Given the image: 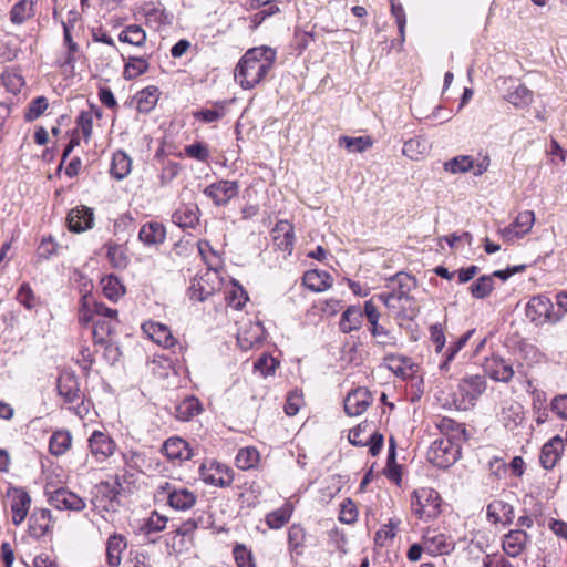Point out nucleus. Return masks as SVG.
I'll use <instances>...</instances> for the list:
<instances>
[{
    "mask_svg": "<svg viewBox=\"0 0 567 567\" xmlns=\"http://www.w3.org/2000/svg\"><path fill=\"white\" fill-rule=\"evenodd\" d=\"M164 455L171 461H187L192 457L189 444L177 436L167 439L162 447Z\"/></svg>",
    "mask_w": 567,
    "mask_h": 567,
    "instance_id": "26",
    "label": "nucleus"
},
{
    "mask_svg": "<svg viewBox=\"0 0 567 567\" xmlns=\"http://www.w3.org/2000/svg\"><path fill=\"white\" fill-rule=\"evenodd\" d=\"M339 519L344 524H353L358 519V508L350 498L344 499L340 505Z\"/></svg>",
    "mask_w": 567,
    "mask_h": 567,
    "instance_id": "59",
    "label": "nucleus"
},
{
    "mask_svg": "<svg viewBox=\"0 0 567 567\" xmlns=\"http://www.w3.org/2000/svg\"><path fill=\"white\" fill-rule=\"evenodd\" d=\"M51 525V511L45 508H37L29 518V533L33 538H41L50 530Z\"/></svg>",
    "mask_w": 567,
    "mask_h": 567,
    "instance_id": "27",
    "label": "nucleus"
},
{
    "mask_svg": "<svg viewBox=\"0 0 567 567\" xmlns=\"http://www.w3.org/2000/svg\"><path fill=\"white\" fill-rule=\"evenodd\" d=\"M487 518L494 524H509L514 519L513 506L502 499H495L487 506Z\"/></svg>",
    "mask_w": 567,
    "mask_h": 567,
    "instance_id": "32",
    "label": "nucleus"
},
{
    "mask_svg": "<svg viewBox=\"0 0 567 567\" xmlns=\"http://www.w3.org/2000/svg\"><path fill=\"white\" fill-rule=\"evenodd\" d=\"M121 488L117 475L114 477V482H101L95 486L96 494L92 498V505L97 511H115Z\"/></svg>",
    "mask_w": 567,
    "mask_h": 567,
    "instance_id": "10",
    "label": "nucleus"
},
{
    "mask_svg": "<svg viewBox=\"0 0 567 567\" xmlns=\"http://www.w3.org/2000/svg\"><path fill=\"white\" fill-rule=\"evenodd\" d=\"M293 513V506L291 503L286 502L280 508L275 509L267 514L266 524L271 529H280L284 527Z\"/></svg>",
    "mask_w": 567,
    "mask_h": 567,
    "instance_id": "41",
    "label": "nucleus"
},
{
    "mask_svg": "<svg viewBox=\"0 0 567 567\" xmlns=\"http://www.w3.org/2000/svg\"><path fill=\"white\" fill-rule=\"evenodd\" d=\"M137 107L142 112L151 111L158 100V89L156 86H147L141 90L137 95Z\"/></svg>",
    "mask_w": 567,
    "mask_h": 567,
    "instance_id": "52",
    "label": "nucleus"
},
{
    "mask_svg": "<svg viewBox=\"0 0 567 567\" xmlns=\"http://www.w3.org/2000/svg\"><path fill=\"white\" fill-rule=\"evenodd\" d=\"M485 370L493 380L501 382H508L514 375L512 364L501 357H492L488 359L485 364Z\"/></svg>",
    "mask_w": 567,
    "mask_h": 567,
    "instance_id": "30",
    "label": "nucleus"
},
{
    "mask_svg": "<svg viewBox=\"0 0 567 567\" xmlns=\"http://www.w3.org/2000/svg\"><path fill=\"white\" fill-rule=\"evenodd\" d=\"M48 106H49V103H48L47 97L38 96L37 99L32 100L31 103L29 104L28 110L24 115L25 120L27 121L37 120L45 112Z\"/></svg>",
    "mask_w": 567,
    "mask_h": 567,
    "instance_id": "60",
    "label": "nucleus"
},
{
    "mask_svg": "<svg viewBox=\"0 0 567 567\" xmlns=\"http://www.w3.org/2000/svg\"><path fill=\"white\" fill-rule=\"evenodd\" d=\"M202 412V404L195 396H187L175 409V415L181 421H189Z\"/></svg>",
    "mask_w": 567,
    "mask_h": 567,
    "instance_id": "44",
    "label": "nucleus"
},
{
    "mask_svg": "<svg viewBox=\"0 0 567 567\" xmlns=\"http://www.w3.org/2000/svg\"><path fill=\"white\" fill-rule=\"evenodd\" d=\"M18 301L24 306L27 309L31 310L37 307V298L33 293L29 284L24 282L20 286L17 293Z\"/></svg>",
    "mask_w": 567,
    "mask_h": 567,
    "instance_id": "63",
    "label": "nucleus"
},
{
    "mask_svg": "<svg viewBox=\"0 0 567 567\" xmlns=\"http://www.w3.org/2000/svg\"><path fill=\"white\" fill-rule=\"evenodd\" d=\"M272 241L277 249L290 256L295 246V228L288 220H279L271 230Z\"/></svg>",
    "mask_w": 567,
    "mask_h": 567,
    "instance_id": "19",
    "label": "nucleus"
},
{
    "mask_svg": "<svg viewBox=\"0 0 567 567\" xmlns=\"http://www.w3.org/2000/svg\"><path fill=\"white\" fill-rule=\"evenodd\" d=\"M303 285L313 292H322L332 286L333 279L324 270L311 269L305 272Z\"/></svg>",
    "mask_w": 567,
    "mask_h": 567,
    "instance_id": "31",
    "label": "nucleus"
},
{
    "mask_svg": "<svg viewBox=\"0 0 567 567\" xmlns=\"http://www.w3.org/2000/svg\"><path fill=\"white\" fill-rule=\"evenodd\" d=\"M146 32L138 24L126 25L118 34V40L137 48H142L146 43Z\"/></svg>",
    "mask_w": 567,
    "mask_h": 567,
    "instance_id": "42",
    "label": "nucleus"
},
{
    "mask_svg": "<svg viewBox=\"0 0 567 567\" xmlns=\"http://www.w3.org/2000/svg\"><path fill=\"white\" fill-rule=\"evenodd\" d=\"M157 496L166 498L168 505L175 511L190 509L197 501L194 492L184 487H176L167 481L157 486Z\"/></svg>",
    "mask_w": 567,
    "mask_h": 567,
    "instance_id": "7",
    "label": "nucleus"
},
{
    "mask_svg": "<svg viewBox=\"0 0 567 567\" xmlns=\"http://www.w3.org/2000/svg\"><path fill=\"white\" fill-rule=\"evenodd\" d=\"M143 332L155 343L163 348H172L176 343L169 328L163 323L148 321L142 326Z\"/></svg>",
    "mask_w": 567,
    "mask_h": 567,
    "instance_id": "22",
    "label": "nucleus"
},
{
    "mask_svg": "<svg viewBox=\"0 0 567 567\" xmlns=\"http://www.w3.org/2000/svg\"><path fill=\"white\" fill-rule=\"evenodd\" d=\"M148 69V58L130 55L125 60L123 76L126 80H133L146 73Z\"/></svg>",
    "mask_w": 567,
    "mask_h": 567,
    "instance_id": "38",
    "label": "nucleus"
},
{
    "mask_svg": "<svg viewBox=\"0 0 567 567\" xmlns=\"http://www.w3.org/2000/svg\"><path fill=\"white\" fill-rule=\"evenodd\" d=\"M72 445V435L66 430L55 431L49 441V451L52 455L65 454Z\"/></svg>",
    "mask_w": 567,
    "mask_h": 567,
    "instance_id": "40",
    "label": "nucleus"
},
{
    "mask_svg": "<svg viewBox=\"0 0 567 567\" xmlns=\"http://www.w3.org/2000/svg\"><path fill=\"white\" fill-rule=\"evenodd\" d=\"M523 420V408L514 401H504L501 410V421L508 429L516 427Z\"/></svg>",
    "mask_w": 567,
    "mask_h": 567,
    "instance_id": "36",
    "label": "nucleus"
},
{
    "mask_svg": "<svg viewBox=\"0 0 567 567\" xmlns=\"http://www.w3.org/2000/svg\"><path fill=\"white\" fill-rule=\"evenodd\" d=\"M262 327L260 323L251 324L249 329L238 332L237 342L243 350H249L262 341Z\"/></svg>",
    "mask_w": 567,
    "mask_h": 567,
    "instance_id": "37",
    "label": "nucleus"
},
{
    "mask_svg": "<svg viewBox=\"0 0 567 567\" xmlns=\"http://www.w3.org/2000/svg\"><path fill=\"white\" fill-rule=\"evenodd\" d=\"M32 16V2L29 0H20L10 12V20L16 24H21Z\"/></svg>",
    "mask_w": 567,
    "mask_h": 567,
    "instance_id": "56",
    "label": "nucleus"
},
{
    "mask_svg": "<svg viewBox=\"0 0 567 567\" xmlns=\"http://www.w3.org/2000/svg\"><path fill=\"white\" fill-rule=\"evenodd\" d=\"M564 450V441L559 436L553 437L550 441L544 444L539 455V462L546 470L553 468Z\"/></svg>",
    "mask_w": 567,
    "mask_h": 567,
    "instance_id": "29",
    "label": "nucleus"
},
{
    "mask_svg": "<svg viewBox=\"0 0 567 567\" xmlns=\"http://www.w3.org/2000/svg\"><path fill=\"white\" fill-rule=\"evenodd\" d=\"M239 193L237 181L223 179L208 185L204 189L205 196L210 198L216 206H225Z\"/></svg>",
    "mask_w": 567,
    "mask_h": 567,
    "instance_id": "14",
    "label": "nucleus"
},
{
    "mask_svg": "<svg viewBox=\"0 0 567 567\" xmlns=\"http://www.w3.org/2000/svg\"><path fill=\"white\" fill-rule=\"evenodd\" d=\"M277 361L269 354H262L254 364V368L262 377H268L275 373Z\"/></svg>",
    "mask_w": 567,
    "mask_h": 567,
    "instance_id": "62",
    "label": "nucleus"
},
{
    "mask_svg": "<svg viewBox=\"0 0 567 567\" xmlns=\"http://www.w3.org/2000/svg\"><path fill=\"white\" fill-rule=\"evenodd\" d=\"M384 365L396 377L406 378L412 373V362L406 357L389 354L384 358Z\"/></svg>",
    "mask_w": 567,
    "mask_h": 567,
    "instance_id": "43",
    "label": "nucleus"
},
{
    "mask_svg": "<svg viewBox=\"0 0 567 567\" xmlns=\"http://www.w3.org/2000/svg\"><path fill=\"white\" fill-rule=\"evenodd\" d=\"M103 295L111 301H117L125 293V287L114 275H109L101 280Z\"/></svg>",
    "mask_w": 567,
    "mask_h": 567,
    "instance_id": "47",
    "label": "nucleus"
},
{
    "mask_svg": "<svg viewBox=\"0 0 567 567\" xmlns=\"http://www.w3.org/2000/svg\"><path fill=\"white\" fill-rule=\"evenodd\" d=\"M372 396L368 389L358 388L350 392L344 400V411L350 416L362 414L371 404Z\"/></svg>",
    "mask_w": 567,
    "mask_h": 567,
    "instance_id": "21",
    "label": "nucleus"
},
{
    "mask_svg": "<svg viewBox=\"0 0 567 567\" xmlns=\"http://www.w3.org/2000/svg\"><path fill=\"white\" fill-rule=\"evenodd\" d=\"M526 316L535 324L556 323L560 320V316L554 311L551 300L543 295L530 298L526 306Z\"/></svg>",
    "mask_w": 567,
    "mask_h": 567,
    "instance_id": "9",
    "label": "nucleus"
},
{
    "mask_svg": "<svg viewBox=\"0 0 567 567\" xmlns=\"http://www.w3.org/2000/svg\"><path fill=\"white\" fill-rule=\"evenodd\" d=\"M303 403L302 393L298 390L291 391L285 404V412L289 416L296 415Z\"/></svg>",
    "mask_w": 567,
    "mask_h": 567,
    "instance_id": "64",
    "label": "nucleus"
},
{
    "mask_svg": "<svg viewBox=\"0 0 567 567\" xmlns=\"http://www.w3.org/2000/svg\"><path fill=\"white\" fill-rule=\"evenodd\" d=\"M489 166L488 155H482L476 161L468 155H458L444 163V169L452 174L473 171L475 176L484 174Z\"/></svg>",
    "mask_w": 567,
    "mask_h": 567,
    "instance_id": "11",
    "label": "nucleus"
},
{
    "mask_svg": "<svg viewBox=\"0 0 567 567\" xmlns=\"http://www.w3.org/2000/svg\"><path fill=\"white\" fill-rule=\"evenodd\" d=\"M142 12L145 23L155 30H161L173 22V14L161 4L147 3L143 7Z\"/></svg>",
    "mask_w": 567,
    "mask_h": 567,
    "instance_id": "23",
    "label": "nucleus"
},
{
    "mask_svg": "<svg viewBox=\"0 0 567 567\" xmlns=\"http://www.w3.org/2000/svg\"><path fill=\"white\" fill-rule=\"evenodd\" d=\"M127 547L126 538L121 534H113L106 542V561L110 567H118L122 554Z\"/></svg>",
    "mask_w": 567,
    "mask_h": 567,
    "instance_id": "33",
    "label": "nucleus"
},
{
    "mask_svg": "<svg viewBox=\"0 0 567 567\" xmlns=\"http://www.w3.org/2000/svg\"><path fill=\"white\" fill-rule=\"evenodd\" d=\"M534 223L535 214L533 210L520 212L512 224L501 229V235L505 240L513 241L527 235Z\"/></svg>",
    "mask_w": 567,
    "mask_h": 567,
    "instance_id": "17",
    "label": "nucleus"
},
{
    "mask_svg": "<svg viewBox=\"0 0 567 567\" xmlns=\"http://www.w3.org/2000/svg\"><path fill=\"white\" fill-rule=\"evenodd\" d=\"M89 449L96 461L103 462L114 454L116 444L109 434L95 430L89 437Z\"/></svg>",
    "mask_w": 567,
    "mask_h": 567,
    "instance_id": "18",
    "label": "nucleus"
},
{
    "mask_svg": "<svg viewBox=\"0 0 567 567\" xmlns=\"http://www.w3.org/2000/svg\"><path fill=\"white\" fill-rule=\"evenodd\" d=\"M78 318L82 326L93 323V339L100 344L107 342L118 324L116 309L109 308L87 295L81 298Z\"/></svg>",
    "mask_w": 567,
    "mask_h": 567,
    "instance_id": "2",
    "label": "nucleus"
},
{
    "mask_svg": "<svg viewBox=\"0 0 567 567\" xmlns=\"http://www.w3.org/2000/svg\"><path fill=\"white\" fill-rule=\"evenodd\" d=\"M528 535L520 529L511 530L503 537L502 547L509 557H518L526 548Z\"/></svg>",
    "mask_w": 567,
    "mask_h": 567,
    "instance_id": "28",
    "label": "nucleus"
},
{
    "mask_svg": "<svg viewBox=\"0 0 567 567\" xmlns=\"http://www.w3.org/2000/svg\"><path fill=\"white\" fill-rule=\"evenodd\" d=\"M226 300L231 308L239 310L245 306L248 296L244 288L235 282L230 290L227 291Z\"/></svg>",
    "mask_w": 567,
    "mask_h": 567,
    "instance_id": "57",
    "label": "nucleus"
},
{
    "mask_svg": "<svg viewBox=\"0 0 567 567\" xmlns=\"http://www.w3.org/2000/svg\"><path fill=\"white\" fill-rule=\"evenodd\" d=\"M363 322V312L359 306H350L342 313L339 322L340 330L343 333H350L359 330Z\"/></svg>",
    "mask_w": 567,
    "mask_h": 567,
    "instance_id": "34",
    "label": "nucleus"
},
{
    "mask_svg": "<svg viewBox=\"0 0 567 567\" xmlns=\"http://www.w3.org/2000/svg\"><path fill=\"white\" fill-rule=\"evenodd\" d=\"M424 549L431 556L447 555L454 549V540L437 529L426 528L422 535Z\"/></svg>",
    "mask_w": 567,
    "mask_h": 567,
    "instance_id": "13",
    "label": "nucleus"
},
{
    "mask_svg": "<svg viewBox=\"0 0 567 567\" xmlns=\"http://www.w3.org/2000/svg\"><path fill=\"white\" fill-rule=\"evenodd\" d=\"M192 539L173 532L166 538L167 554L178 557L189 550Z\"/></svg>",
    "mask_w": 567,
    "mask_h": 567,
    "instance_id": "48",
    "label": "nucleus"
},
{
    "mask_svg": "<svg viewBox=\"0 0 567 567\" xmlns=\"http://www.w3.org/2000/svg\"><path fill=\"white\" fill-rule=\"evenodd\" d=\"M198 472L205 484L215 487H228L234 482L233 470L216 460H205Z\"/></svg>",
    "mask_w": 567,
    "mask_h": 567,
    "instance_id": "6",
    "label": "nucleus"
},
{
    "mask_svg": "<svg viewBox=\"0 0 567 567\" xmlns=\"http://www.w3.org/2000/svg\"><path fill=\"white\" fill-rule=\"evenodd\" d=\"M276 58L277 52L270 47L262 45L247 50L235 68V81L244 90L255 87L274 68Z\"/></svg>",
    "mask_w": 567,
    "mask_h": 567,
    "instance_id": "1",
    "label": "nucleus"
},
{
    "mask_svg": "<svg viewBox=\"0 0 567 567\" xmlns=\"http://www.w3.org/2000/svg\"><path fill=\"white\" fill-rule=\"evenodd\" d=\"M372 337L375 339V343L379 347H395L398 343V338L393 334V332L380 323L372 326L369 328Z\"/></svg>",
    "mask_w": 567,
    "mask_h": 567,
    "instance_id": "53",
    "label": "nucleus"
},
{
    "mask_svg": "<svg viewBox=\"0 0 567 567\" xmlns=\"http://www.w3.org/2000/svg\"><path fill=\"white\" fill-rule=\"evenodd\" d=\"M7 495L11 499L12 523L19 526L24 522L30 511L31 497L22 487H10Z\"/></svg>",
    "mask_w": 567,
    "mask_h": 567,
    "instance_id": "15",
    "label": "nucleus"
},
{
    "mask_svg": "<svg viewBox=\"0 0 567 567\" xmlns=\"http://www.w3.org/2000/svg\"><path fill=\"white\" fill-rule=\"evenodd\" d=\"M414 278L405 272L396 274L390 281L391 291L378 295V299L395 317L401 320H412L417 315V307L410 292L415 288Z\"/></svg>",
    "mask_w": 567,
    "mask_h": 567,
    "instance_id": "3",
    "label": "nucleus"
},
{
    "mask_svg": "<svg viewBox=\"0 0 567 567\" xmlns=\"http://www.w3.org/2000/svg\"><path fill=\"white\" fill-rule=\"evenodd\" d=\"M486 389V380L483 375H466L458 384V393L461 395L460 405L467 409L474 405V402L482 395Z\"/></svg>",
    "mask_w": 567,
    "mask_h": 567,
    "instance_id": "12",
    "label": "nucleus"
},
{
    "mask_svg": "<svg viewBox=\"0 0 567 567\" xmlns=\"http://www.w3.org/2000/svg\"><path fill=\"white\" fill-rule=\"evenodd\" d=\"M44 494L49 504L59 511L80 512L86 507L84 498L64 487L53 489L52 485L48 483L44 488Z\"/></svg>",
    "mask_w": 567,
    "mask_h": 567,
    "instance_id": "8",
    "label": "nucleus"
},
{
    "mask_svg": "<svg viewBox=\"0 0 567 567\" xmlns=\"http://www.w3.org/2000/svg\"><path fill=\"white\" fill-rule=\"evenodd\" d=\"M401 520L399 518H390L388 523L383 524L374 535V544L379 547L386 546L396 536L399 525Z\"/></svg>",
    "mask_w": 567,
    "mask_h": 567,
    "instance_id": "45",
    "label": "nucleus"
},
{
    "mask_svg": "<svg viewBox=\"0 0 567 567\" xmlns=\"http://www.w3.org/2000/svg\"><path fill=\"white\" fill-rule=\"evenodd\" d=\"M461 456V445L454 436L444 434L436 439L427 451V460L434 466L447 468L453 465Z\"/></svg>",
    "mask_w": 567,
    "mask_h": 567,
    "instance_id": "5",
    "label": "nucleus"
},
{
    "mask_svg": "<svg viewBox=\"0 0 567 567\" xmlns=\"http://www.w3.org/2000/svg\"><path fill=\"white\" fill-rule=\"evenodd\" d=\"M66 223L69 230L73 233L89 230L94 225L93 209L83 205L72 208L68 214Z\"/></svg>",
    "mask_w": 567,
    "mask_h": 567,
    "instance_id": "20",
    "label": "nucleus"
},
{
    "mask_svg": "<svg viewBox=\"0 0 567 567\" xmlns=\"http://www.w3.org/2000/svg\"><path fill=\"white\" fill-rule=\"evenodd\" d=\"M431 150L427 138L416 136L406 141L403 145L402 153L412 161H419Z\"/></svg>",
    "mask_w": 567,
    "mask_h": 567,
    "instance_id": "35",
    "label": "nucleus"
},
{
    "mask_svg": "<svg viewBox=\"0 0 567 567\" xmlns=\"http://www.w3.org/2000/svg\"><path fill=\"white\" fill-rule=\"evenodd\" d=\"M198 209L185 206L173 214V221L181 228H194L198 224Z\"/></svg>",
    "mask_w": 567,
    "mask_h": 567,
    "instance_id": "46",
    "label": "nucleus"
},
{
    "mask_svg": "<svg viewBox=\"0 0 567 567\" xmlns=\"http://www.w3.org/2000/svg\"><path fill=\"white\" fill-rule=\"evenodd\" d=\"M306 540V530L299 524H293L288 529L289 550L296 555H301Z\"/></svg>",
    "mask_w": 567,
    "mask_h": 567,
    "instance_id": "51",
    "label": "nucleus"
},
{
    "mask_svg": "<svg viewBox=\"0 0 567 567\" xmlns=\"http://www.w3.org/2000/svg\"><path fill=\"white\" fill-rule=\"evenodd\" d=\"M494 289L493 276L484 275L477 278L470 287L471 293L476 299H484Z\"/></svg>",
    "mask_w": 567,
    "mask_h": 567,
    "instance_id": "54",
    "label": "nucleus"
},
{
    "mask_svg": "<svg viewBox=\"0 0 567 567\" xmlns=\"http://www.w3.org/2000/svg\"><path fill=\"white\" fill-rule=\"evenodd\" d=\"M215 279H217V275L209 271L192 279L187 290L189 299L203 302L212 297L217 290Z\"/></svg>",
    "mask_w": 567,
    "mask_h": 567,
    "instance_id": "16",
    "label": "nucleus"
},
{
    "mask_svg": "<svg viewBox=\"0 0 567 567\" xmlns=\"http://www.w3.org/2000/svg\"><path fill=\"white\" fill-rule=\"evenodd\" d=\"M233 554L238 567H256L254 555L245 545H236Z\"/></svg>",
    "mask_w": 567,
    "mask_h": 567,
    "instance_id": "58",
    "label": "nucleus"
},
{
    "mask_svg": "<svg viewBox=\"0 0 567 567\" xmlns=\"http://www.w3.org/2000/svg\"><path fill=\"white\" fill-rule=\"evenodd\" d=\"M505 99L515 107H526L533 102V92L525 85L518 84L508 91Z\"/></svg>",
    "mask_w": 567,
    "mask_h": 567,
    "instance_id": "49",
    "label": "nucleus"
},
{
    "mask_svg": "<svg viewBox=\"0 0 567 567\" xmlns=\"http://www.w3.org/2000/svg\"><path fill=\"white\" fill-rule=\"evenodd\" d=\"M411 509L423 522L435 519L441 514L440 494L430 487L415 489L411 495Z\"/></svg>",
    "mask_w": 567,
    "mask_h": 567,
    "instance_id": "4",
    "label": "nucleus"
},
{
    "mask_svg": "<svg viewBox=\"0 0 567 567\" xmlns=\"http://www.w3.org/2000/svg\"><path fill=\"white\" fill-rule=\"evenodd\" d=\"M138 239L147 247L158 246L166 239V228L159 221H147L142 225Z\"/></svg>",
    "mask_w": 567,
    "mask_h": 567,
    "instance_id": "25",
    "label": "nucleus"
},
{
    "mask_svg": "<svg viewBox=\"0 0 567 567\" xmlns=\"http://www.w3.org/2000/svg\"><path fill=\"white\" fill-rule=\"evenodd\" d=\"M235 463L243 471L251 470L259 463V452L252 446L243 447L238 451Z\"/></svg>",
    "mask_w": 567,
    "mask_h": 567,
    "instance_id": "50",
    "label": "nucleus"
},
{
    "mask_svg": "<svg viewBox=\"0 0 567 567\" xmlns=\"http://www.w3.org/2000/svg\"><path fill=\"white\" fill-rule=\"evenodd\" d=\"M132 169V159L130 156L123 152L117 151L113 154L112 164L110 168L111 175L117 179L121 181L125 178Z\"/></svg>",
    "mask_w": 567,
    "mask_h": 567,
    "instance_id": "39",
    "label": "nucleus"
},
{
    "mask_svg": "<svg viewBox=\"0 0 567 567\" xmlns=\"http://www.w3.org/2000/svg\"><path fill=\"white\" fill-rule=\"evenodd\" d=\"M339 144L344 146L349 152L352 153H362L372 146V140L369 136H341L339 138Z\"/></svg>",
    "mask_w": 567,
    "mask_h": 567,
    "instance_id": "55",
    "label": "nucleus"
},
{
    "mask_svg": "<svg viewBox=\"0 0 567 567\" xmlns=\"http://www.w3.org/2000/svg\"><path fill=\"white\" fill-rule=\"evenodd\" d=\"M168 518L157 512H152L145 523L146 534L158 533L166 528Z\"/></svg>",
    "mask_w": 567,
    "mask_h": 567,
    "instance_id": "61",
    "label": "nucleus"
},
{
    "mask_svg": "<svg viewBox=\"0 0 567 567\" xmlns=\"http://www.w3.org/2000/svg\"><path fill=\"white\" fill-rule=\"evenodd\" d=\"M56 388L66 404H75L82 400L78 379L71 373L61 374Z\"/></svg>",
    "mask_w": 567,
    "mask_h": 567,
    "instance_id": "24",
    "label": "nucleus"
}]
</instances>
